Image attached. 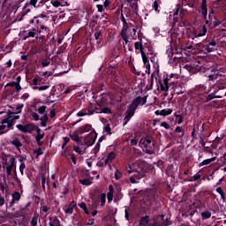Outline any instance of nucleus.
<instances>
[{
  "label": "nucleus",
  "mask_w": 226,
  "mask_h": 226,
  "mask_svg": "<svg viewBox=\"0 0 226 226\" xmlns=\"http://www.w3.org/2000/svg\"><path fill=\"white\" fill-rule=\"evenodd\" d=\"M181 10V4H177L176 5V8L174 10L173 15L176 17V15H179V11Z\"/></svg>",
  "instance_id": "46"
},
{
  "label": "nucleus",
  "mask_w": 226,
  "mask_h": 226,
  "mask_svg": "<svg viewBox=\"0 0 226 226\" xmlns=\"http://www.w3.org/2000/svg\"><path fill=\"white\" fill-rule=\"evenodd\" d=\"M50 222H49V226H61L59 219L56 218L53 222H52V218H49Z\"/></svg>",
  "instance_id": "43"
},
{
  "label": "nucleus",
  "mask_w": 226,
  "mask_h": 226,
  "mask_svg": "<svg viewBox=\"0 0 226 226\" xmlns=\"http://www.w3.org/2000/svg\"><path fill=\"white\" fill-rule=\"evenodd\" d=\"M106 202H107V194L102 193L101 194V207H103V206H105Z\"/></svg>",
  "instance_id": "36"
},
{
  "label": "nucleus",
  "mask_w": 226,
  "mask_h": 226,
  "mask_svg": "<svg viewBox=\"0 0 226 226\" xmlns=\"http://www.w3.org/2000/svg\"><path fill=\"white\" fill-rule=\"evenodd\" d=\"M206 33H207V28L206 27V25H204L201 29L200 30V33L198 34V36H206Z\"/></svg>",
  "instance_id": "35"
},
{
  "label": "nucleus",
  "mask_w": 226,
  "mask_h": 226,
  "mask_svg": "<svg viewBox=\"0 0 226 226\" xmlns=\"http://www.w3.org/2000/svg\"><path fill=\"white\" fill-rule=\"evenodd\" d=\"M65 210L64 213L66 215H73V209H75V207H77V203L75 202V200H72L67 207H65Z\"/></svg>",
  "instance_id": "13"
},
{
  "label": "nucleus",
  "mask_w": 226,
  "mask_h": 226,
  "mask_svg": "<svg viewBox=\"0 0 226 226\" xmlns=\"http://www.w3.org/2000/svg\"><path fill=\"white\" fill-rule=\"evenodd\" d=\"M215 98H220V96L216 95V92L209 94L206 98V102L207 103V102H211V100H215Z\"/></svg>",
  "instance_id": "27"
},
{
  "label": "nucleus",
  "mask_w": 226,
  "mask_h": 226,
  "mask_svg": "<svg viewBox=\"0 0 226 226\" xmlns=\"http://www.w3.org/2000/svg\"><path fill=\"white\" fill-rule=\"evenodd\" d=\"M153 8L154 11H158V13H160V10H158V8H160V5L158 4V1L155 0L154 2Z\"/></svg>",
  "instance_id": "56"
},
{
  "label": "nucleus",
  "mask_w": 226,
  "mask_h": 226,
  "mask_svg": "<svg viewBox=\"0 0 226 226\" xmlns=\"http://www.w3.org/2000/svg\"><path fill=\"white\" fill-rule=\"evenodd\" d=\"M79 183H80V185H83V186H91L93 185V182L89 178L79 179Z\"/></svg>",
  "instance_id": "23"
},
{
  "label": "nucleus",
  "mask_w": 226,
  "mask_h": 226,
  "mask_svg": "<svg viewBox=\"0 0 226 226\" xmlns=\"http://www.w3.org/2000/svg\"><path fill=\"white\" fill-rule=\"evenodd\" d=\"M50 30L49 29V27L41 25L39 29L37 30V35L38 36H43L45 37V35L49 36L50 34Z\"/></svg>",
  "instance_id": "9"
},
{
  "label": "nucleus",
  "mask_w": 226,
  "mask_h": 226,
  "mask_svg": "<svg viewBox=\"0 0 226 226\" xmlns=\"http://www.w3.org/2000/svg\"><path fill=\"white\" fill-rule=\"evenodd\" d=\"M97 137L98 133H96V131L93 129L87 137L83 138L81 146H87V147H91V146H93L94 142H96Z\"/></svg>",
  "instance_id": "4"
},
{
  "label": "nucleus",
  "mask_w": 226,
  "mask_h": 226,
  "mask_svg": "<svg viewBox=\"0 0 226 226\" xmlns=\"http://www.w3.org/2000/svg\"><path fill=\"white\" fill-rule=\"evenodd\" d=\"M174 77H176V74L171 73L170 75L169 74H164L163 75V80L162 79V78H159L157 80V84H159L160 87H161V91H169V81L171 79H174Z\"/></svg>",
  "instance_id": "3"
},
{
  "label": "nucleus",
  "mask_w": 226,
  "mask_h": 226,
  "mask_svg": "<svg viewBox=\"0 0 226 226\" xmlns=\"http://www.w3.org/2000/svg\"><path fill=\"white\" fill-rule=\"evenodd\" d=\"M211 218V212L205 211L201 213V220H209Z\"/></svg>",
  "instance_id": "31"
},
{
  "label": "nucleus",
  "mask_w": 226,
  "mask_h": 226,
  "mask_svg": "<svg viewBox=\"0 0 226 226\" xmlns=\"http://www.w3.org/2000/svg\"><path fill=\"white\" fill-rule=\"evenodd\" d=\"M119 49H113L112 51H111V56L113 57V59H117V57H119Z\"/></svg>",
  "instance_id": "33"
},
{
  "label": "nucleus",
  "mask_w": 226,
  "mask_h": 226,
  "mask_svg": "<svg viewBox=\"0 0 226 226\" xmlns=\"http://www.w3.org/2000/svg\"><path fill=\"white\" fill-rule=\"evenodd\" d=\"M38 215H34L30 222L31 226H38Z\"/></svg>",
  "instance_id": "32"
},
{
  "label": "nucleus",
  "mask_w": 226,
  "mask_h": 226,
  "mask_svg": "<svg viewBox=\"0 0 226 226\" xmlns=\"http://www.w3.org/2000/svg\"><path fill=\"white\" fill-rule=\"evenodd\" d=\"M174 116H175L176 121L178 123V124H182V123L185 122V118L183 117V115L175 113Z\"/></svg>",
  "instance_id": "30"
},
{
  "label": "nucleus",
  "mask_w": 226,
  "mask_h": 226,
  "mask_svg": "<svg viewBox=\"0 0 226 226\" xmlns=\"http://www.w3.org/2000/svg\"><path fill=\"white\" fill-rule=\"evenodd\" d=\"M170 114H172V109H164L162 110H156L155 111V116H170Z\"/></svg>",
  "instance_id": "14"
},
{
  "label": "nucleus",
  "mask_w": 226,
  "mask_h": 226,
  "mask_svg": "<svg viewBox=\"0 0 226 226\" xmlns=\"http://www.w3.org/2000/svg\"><path fill=\"white\" fill-rule=\"evenodd\" d=\"M143 151H145L147 154H154V147L156 146V141H154L153 137L146 136L143 140Z\"/></svg>",
  "instance_id": "2"
},
{
  "label": "nucleus",
  "mask_w": 226,
  "mask_h": 226,
  "mask_svg": "<svg viewBox=\"0 0 226 226\" xmlns=\"http://www.w3.org/2000/svg\"><path fill=\"white\" fill-rule=\"evenodd\" d=\"M169 225H172V222H170V220H169L168 218L164 219V222H162V226H169Z\"/></svg>",
  "instance_id": "60"
},
{
  "label": "nucleus",
  "mask_w": 226,
  "mask_h": 226,
  "mask_svg": "<svg viewBox=\"0 0 226 226\" xmlns=\"http://www.w3.org/2000/svg\"><path fill=\"white\" fill-rule=\"evenodd\" d=\"M31 11V5L29 4V3H26L24 7H23V11L21 12V18L19 19V22L20 20H22V19H24V17H26V15L27 13H29Z\"/></svg>",
  "instance_id": "15"
},
{
  "label": "nucleus",
  "mask_w": 226,
  "mask_h": 226,
  "mask_svg": "<svg viewBox=\"0 0 226 226\" xmlns=\"http://www.w3.org/2000/svg\"><path fill=\"white\" fill-rule=\"evenodd\" d=\"M128 22L125 21V24H123V28L121 30L120 34H126V32L129 31Z\"/></svg>",
  "instance_id": "40"
},
{
  "label": "nucleus",
  "mask_w": 226,
  "mask_h": 226,
  "mask_svg": "<svg viewBox=\"0 0 226 226\" xmlns=\"http://www.w3.org/2000/svg\"><path fill=\"white\" fill-rule=\"evenodd\" d=\"M161 126H162V128H165V130H170V125L167 122H162V123L161 124Z\"/></svg>",
  "instance_id": "58"
},
{
  "label": "nucleus",
  "mask_w": 226,
  "mask_h": 226,
  "mask_svg": "<svg viewBox=\"0 0 226 226\" xmlns=\"http://www.w3.org/2000/svg\"><path fill=\"white\" fill-rule=\"evenodd\" d=\"M201 15H207V7H201Z\"/></svg>",
  "instance_id": "64"
},
{
  "label": "nucleus",
  "mask_w": 226,
  "mask_h": 226,
  "mask_svg": "<svg viewBox=\"0 0 226 226\" xmlns=\"http://www.w3.org/2000/svg\"><path fill=\"white\" fill-rule=\"evenodd\" d=\"M173 89V91H176V89H178V87H181V85L177 84V82L172 81L169 84V89Z\"/></svg>",
  "instance_id": "29"
},
{
  "label": "nucleus",
  "mask_w": 226,
  "mask_h": 226,
  "mask_svg": "<svg viewBox=\"0 0 226 226\" xmlns=\"http://www.w3.org/2000/svg\"><path fill=\"white\" fill-rule=\"evenodd\" d=\"M94 38H95V40L102 39V30L95 28Z\"/></svg>",
  "instance_id": "39"
},
{
  "label": "nucleus",
  "mask_w": 226,
  "mask_h": 226,
  "mask_svg": "<svg viewBox=\"0 0 226 226\" xmlns=\"http://www.w3.org/2000/svg\"><path fill=\"white\" fill-rule=\"evenodd\" d=\"M138 108L134 106L132 102L128 106L125 117L124 118L123 126H126L128 123H130V119L135 116V111Z\"/></svg>",
  "instance_id": "5"
},
{
  "label": "nucleus",
  "mask_w": 226,
  "mask_h": 226,
  "mask_svg": "<svg viewBox=\"0 0 226 226\" xmlns=\"http://www.w3.org/2000/svg\"><path fill=\"white\" fill-rule=\"evenodd\" d=\"M68 155L71 156V160L74 165H77V155L74 153H68Z\"/></svg>",
  "instance_id": "44"
},
{
  "label": "nucleus",
  "mask_w": 226,
  "mask_h": 226,
  "mask_svg": "<svg viewBox=\"0 0 226 226\" xmlns=\"http://www.w3.org/2000/svg\"><path fill=\"white\" fill-rule=\"evenodd\" d=\"M120 36L124 41H125V45H128V38H130L126 34H120Z\"/></svg>",
  "instance_id": "51"
},
{
  "label": "nucleus",
  "mask_w": 226,
  "mask_h": 226,
  "mask_svg": "<svg viewBox=\"0 0 226 226\" xmlns=\"http://www.w3.org/2000/svg\"><path fill=\"white\" fill-rule=\"evenodd\" d=\"M132 103L137 108H139V106L144 107V105L147 103V95H145L143 97L139 95L132 100Z\"/></svg>",
  "instance_id": "7"
},
{
  "label": "nucleus",
  "mask_w": 226,
  "mask_h": 226,
  "mask_svg": "<svg viewBox=\"0 0 226 226\" xmlns=\"http://www.w3.org/2000/svg\"><path fill=\"white\" fill-rule=\"evenodd\" d=\"M144 45H142L141 41H136L134 43L135 50H139Z\"/></svg>",
  "instance_id": "49"
},
{
  "label": "nucleus",
  "mask_w": 226,
  "mask_h": 226,
  "mask_svg": "<svg viewBox=\"0 0 226 226\" xmlns=\"http://www.w3.org/2000/svg\"><path fill=\"white\" fill-rule=\"evenodd\" d=\"M22 109H24V104L18 106L13 112H11V114H20V112H22Z\"/></svg>",
  "instance_id": "42"
},
{
  "label": "nucleus",
  "mask_w": 226,
  "mask_h": 226,
  "mask_svg": "<svg viewBox=\"0 0 226 226\" xmlns=\"http://www.w3.org/2000/svg\"><path fill=\"white\" fill-rule=\"evenodd\" d=\"M196 93H205L206 92V87L204 85H198L194 88Z\"/></svg>",
  "instance_id": "28"
},
{
  "label": "nucleus",
  "mask_w": 226,
  "mask_h": 226,
  "mask_svg": "<svg viewBox=\"0 0 226 226\" xmlns=\"http://www.w3.org/2000/svg\"><path fill=\"white\" fill-rule=\"evenodd\" d=\"M209 19H205L206 26H208V27H211V24H213V21L211 20V14L208 15Z\"/></svg>",
  "instance_id": "57"
},
{
  "label": "nucleus",
  "mask_w": 226,
  "mask_h": 226,
  "mask_svg": "<svg viewBox=\"0 0 226 226\" xmlns=\"http://www.w3.org/2000/svg\"><path fill=\"white\" fill-rule=\"evenodd\" d=\"M10 165L6 167V172L7 176H11V170H13V167H16L17 161L15 160V157L10 158Z\"/></svg>",
  "instance_id": "10"
},
{
  "label": "nucleus",
  "mask_w": 226,
  "mask_h": 226,
  "mask_svg": "<svg viewBox=\"0 0 226 226\" xmlns=\"http://www.w3.org/2000/svg\"><path fill=\"white\" fill-rule=\"evenodd\" d=\"M121 177H123V173H121V171H119V170H116V171H115V179L117 181H119V179H121Z\"/></svg>",
  "instance_id": "45"
},
{
  "label": "nucleus",
  "mask_w": 226,
  "mask_h": 226,
  "mask_svg": "<svg viewBox=\"0 0 226 226\" xmlns=\"http://www.w3.org/2000/svg\"><path fill=\"white\" fill-rule=\"evenodd\" d=\"M49 64H50V60L42 59V61H41V66H42V68H45V67L49 66Z\"/></svg>",
  "instance_id": "50"
},
{
  "label": "nucleus",
  "mask_w": 226,
  "mask_h": 226,
  "mask_svg": "<svg viewBox=\"0 0 226 226\" xmlns=\"http://www.w3.org/2000/svg\"><path fill=\"white\" fill-rule=\"evenodd\" d=\"M34 36H36L34 32H28V36H25L24 40H27V38H34Z\"/></svg>",
  "instance_id": "59"
},
{
  "label": "nucleus",
  "mask_w": 226,
  "mask_h": 226,
  "mask_svg": "<svg viewBox=\"0 0 226 226\" xmlns=\"http://www.w3.org/2000/svg\"><path fill=\"white\" fill-rule=\"evenodd\" d=\"M2 124H7V128H11L15 124V121L9 117L2 121Z\"/></svg>",
  "instance_id": "17"
},
{
  "label": "nucleus",
  "mask_w": 226,
  "mask_h": 226,
  "mask_svg": "<svg viewBox=\"0 0 226 226\" xmlns=\"http://www.w3.org/2000/svg\"><path fill=\"white\" fill-rule=\"evenodd\" d=\"M217 41L216 40H212L208 41L207 44H205L203 47L207 52H215V47H216Z\"/></svg>",
  "instance_id": "8"
},
{
  "label": "nucleus",
  "mask_w": 226,
  "mask_h": 226,
  "mask_svg": "<svg viewBox=\"0 0 226 226\" xmlns=\"http://www.w3.org/2000/svg\"><path fill=\"white\" fill-rule=\"evenodd\" d=\"M31 116H32V119H34V121H40V115H38V113L32 112Z\"/></svg>",
  "instance_id": "48"
},
{
  "label": "nucleus",
  "mask_w": 226,
  "mask_h": 226,
  "mask_svg": "<svg viewBox=\"0 0 226 226\" xmlns=\"http://www.w3.org/2000/svg\"><path fill=\"white\" fill-rule=\"evenodd\" d=\"M108 203L110 204L114 199V193L108 192L107 194Z\"/></svg>",
  "instance_id": "52"
},
{
  "label": "nucleus",
  "mask_w": 226,
  "mask_h": 226,
  "mask_svg": "<svg viewBox=\"0 0 226 226\" xmlns=\"http://www.w3.org/2000/svg\"><path fill=\"white\" fill-rule=\"evenodd\" d=\"M109 68H111L112 70H117V61L111 59L108 64Z\"/></svg>",
  "instance_id": "25"
},
{
  "label": "nucleus",
  "mask_w": 226,
  "mask_h": 226,
  "mask_svg": "<svg viewBox=\"0 0 226 226\" xmlns=\"http://www.w3.org/2000/svg\"><path fill=\"white\" fill-rule=\"evenodd\" d=\"M149 225V215H145L140 218L139 226H148Z\"/></svg>",
  "instance_id": "19"
},
{
  "label": "nucleus",
  "mask_w": 226,
  "mask_h": 226,
  "mask_svg": "<svg viewBox=\"0 0 226 226\" xmlns=\"http://www.w3.org/2000/svg\"><path fill=\"white\" fill-rule=\"evenodd\" d=\"M127 33V36H129V38H131L132 40H137V29L129 28Z\"/></svg>",
  "instance_id": "18"
},
{
  "label": "nucleus",
  "mask_w": 226,
  "mask_h": 226,
  "mask_svg": "<svg viewBox=\"0 0 226 226\" xmlns=\"http://www.w3.org/2000/svg\"><path fill=\"white\" fill-rule=\"evenodd\" d=\"M34 124H17L16 128L22 132V133H33L34 132Z\"/></svg>",
  "instance_id": "6"
},
{
  "label": "nucleus",
  "mask_w": 226,
  "mask_h": 226,
  "mask_svg": "<svg viewBox=\"0 0 226 226\" xmlns=\"http://www.w3.org/2000/svg\"><path fill=\"white\" fill-rule=\"evenodd\" d=\"M11 143L16 147V149H20V147H22V142H20L19 138H14Z\"/></svg>",
  "instance_id": "22"
},
{
  "label": "nucleus",
  "mask_w": 226,
  "mask_h": 226,
  "mask_svg": "<svg viewBox=\"0 0 226 226\" xmlns=\"http://www.w3.org/2000/svg\"><path fill=\"white\" fill-rule=\"evenodd\" d=\"M52 3V5L55 7V8H59L61 6V2L58 1V0H54V1H51Z\"/></svg>",
  "instance_id": "55"
},
{
  "label": "nucleus",
  "mask_w": 226,
  "mask_h": 226,
  "mask_svg": "<svg viewBox=\"0 0 226 226\" xmlns=\"http://www.w3.org/2000/svg\"><path fill=\"white\" fill-rule=\"evenodd\" d=\"M97 114H112V110H110V108H103L100 111H97Z\"/></svg>",
  "instance_id": "37"
},
{
  "label": "nucleus",
  "mask_w": 226,
  "mask_h": 226,
  "mask_svg": "<svg viewBox=\"0 0 226 226\" xmlns=\"http://www.w3.org/2000/svg\"><path fill=\"white\" fill-rule=\"evenodd\" d=\"M200 177H202V176L199 173H196L195 175H193L192 177H191V178L189 179V181L192 183L193 181H199V179H200Z\"/></svg>",
  "instance_id": "38"
},
{
  "label": "nucleus",
  "mask_w": 226,
  "mask_h": 226,
  "mask_svg": "<svg viewBox=\"0 0 226 226\" xmlns=\"http://www.w3.org/2000/svg\"><path fill=\"white\" fill-rule=\"evenodd\" d=\"M121 185H117L116 186V191H117V193L115 195V202H119V200H121V199H123V194L121 193Z\"/></svg>",
  "instance_id": "16"
},
{
  "label": "nucleus",
  "mask_w": 226,
  "mask_h": 226,
  "mask_svg": "<svg viewBox=\"0 0 226 226\" xmlns=\"http://www.w3.org/2000/svg\"><path fill=\"white\" fill-rule=\"evenodd\" d=\"M71 139L79 146H82L83 138L79 136V132H73L71 135Z\"/></svg>",
  "instance_id": "12"
},
{
  "label": "nucleus",
  "mask_w": 226,
  "mask_h": 226,
  "mask_svg": "<svg viewBox=\"0 0 226 226\" xmlns=\"http://www.w3.org/2000/svg\"><path fill=\"white\" fill-rule=\"evenodd\" d=\"M109 162H112L113 160H116V153L115 152H109L106 157Z\"/></svg>",
  "instance_id": "41"
},
{
  "label": "nucleus",
  "mask_w": 226,
  "mask_h": 226,
  "mask_svg": "<svg viewBox=\"0 0 226 226\" xmlns=\"http://www.w3.org/2000/svg\"><path fill=\"white\" fill-rule=\"evenodd\" d=\"M40 121H49V114L45 113L43 117H41V118H39Z\"/></svg>",
  "instance_id": "62"
},
{
  "label": "nucleus",
  "mask_w": 226,
  "mask_h": 226,
  "mask_svg": "<svg viewBox=\"0 0 226 226\" xmlns=\"http://www.w3.org/2000/svg\"><path fill=\"white\" fill-rule=\"evenodd\" d=\"M93 130V125L90 124H86L85 125L79 128L78 132L79 135H84V133H87V132H91Z\"/></svg>",
  "instance_id": "11"
},
{
  "label": "nucleus",
  "mask_w": 226,
  "mask_h": 226,
  "mask_svg": "<svg viewBox=\"0 0 226 226\" xmlns=\"http://www.w3.org/2000/svg\"><path fill=\"white\" fill-rule=\"evenodd\" d=\"M93 114H94V109H87V116H93Z\"/></svg>",
  "instance_id": "63"
},
{
  "label": "nucleus",
  "mask_w": 226,
  "mask_h": 226,
  "mask_svg": "<svg viewBox=\"0 0 226 226\" xmlns=\"http://www.w3.org/2000/svg\"><path fill=\"white\" fill-rule=\"evenodd\" d=\"M43 137H45V132H42L41 134H37L35 136V140H41V139H43Z\"/></svg>",
  "instance_id": "61"
},
{
  "label": "nucleus",
  "mask_w": 226,
  "mask_h": 226,
  "mask_svg": "<svg viewBox=\"0 0 226 226\" xmlns=\"http://www.w3.org/2000/svg\"><path fill=\"white\" fill-rule=\"evenodd\" d=\"M158 200V192H156L154 189H147L143 192V196L141 200V203L143 206H147L151 207Z\"/></svg>",
  "instance_id": "1"
},
{
  "label": "nucleus",
  "mask_w": 226,
  "mask_h": 226,
  "mask_svg": "<svg viewBox=\"0 0 226 226\" xmlns=\"http://www.w3.org/2000/svg\"><path fill=\"white\" fill-rule=\"evenodd\" d=\"M38 1L39 0H30V3H28V4L30 6H34V8H38Z\"/></svg>",
  "instance_id": "53"
},
{
  "label": "nucleus",
  "mask_w": 226,
  "mask_h": 226,
  "mask_svg": "<svg viewBox=\"0 0 226 226\" xmlns=\"http://www.w3.org/2000/svg\"><path fill=\"white\" fill-rule=\"evenodd\" d=\"M15 200H20V192H15L12 193V200L11 201V206H13L15 204Z\"/></svg>",
  "instance_id": "24"
},
{
  "label": "nucleus",
  "mask_w": 226,
  "mask_h": 226,
  "mask_svg": "<svg viewBox=\"0 0 226 226\" xmlns=\"http://www.w3.org/2000/svg\"><path fill=\"white\" fill-rule=\"evenodd\" d=\"M142 57V61L145 64V68H147V70H151V64H149V58H147V56L145 55H141Z\"/></svg>",
  "instance_id": "21"
},
{
  "label": "nucleus",
  "mask_w": 226,
  "mask_h": 226,
  "mask_svg": "<svg viewBox=\"0 0 226 226\" xmlns=\"http://www.w3.org/2000/svg\"><path fill=\"white\" fill-rule=\"evenodd\" d=\"M79 207H80V209L84 210V213L86 215H89V210L87 209V206L86 205V203L82 202L78 204Z\"/></svg>",
  "instance_id": "34"
},
{
  "label": "nucleus",
  "mask_w": 226,
  "mask_h": 226,
  "mask_svg": "<svg viewBox=\"0 0 226 226\" xmlns=\"http://www.w3.org/2000/svg\"><path fill=\"white\" fill-rule=\"evenodd\" d=\"M46 110H47V106L43 105V106L38 108L37 112L39 114H45Z\"/></svg>",
  "instance_id": "47"
},
{
  "label": "nucleus",
  "mask_w": 226,
  "mask_h": 226,
  "mask_svg": "<svg viewBox=\"0 0 226 226\" xmlns=\"http://www.w3.org/2000/svg\"><path fill=\"white\" fill-rule=\"evenodd\" d=\"M216 157H212L210 159L204 160L202 162L200 163V167H204V165H209L212 162H215Z\"/></svg>",
  "instance_id": "26"
},
{
  "label": "nucleus",
  "mask_w": 226,
  "mask_h": 226,
  "mask_svg": "<svg viewBox=\"0 0 226 226\" xmlns=\"http://www.w3.org/2000/svg\"><path fill=\"white\" fill-rule=\"evenodd\" d=\"M96 47H97V49H102V47H103V39L97 40Z\"/></svg>",
  "instance_id": "54"
},
{
  "label": "nucleus",
  "mask_w": 226,
  "mask_h": 226,
  "mask_svg": "<svg viewBox=\"0 0 226 226\" xmlns=\"http://www.w3.org/2000/svg\"><path fill=\"white\" fill-rule=\"evenodd\" d=\"M147 170L144 169H141L139 171H136L135 174L133 175V177L136 179H142V177H144V176H146L147 174Z\"/></svg>",
  "instance_id": "20"
}]
</instances>
